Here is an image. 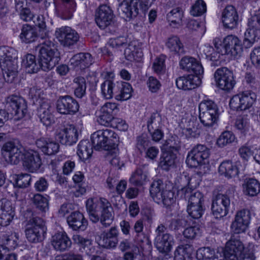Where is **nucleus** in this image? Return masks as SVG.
Returning a JSON list of instances; mask_svg holds the SVG:
<instances>
[{
  "mask_svg": "<svg viewBox=\"0 0 260 260\" xmlns=\"http://www.w3.org/2000/svg\"><path fill=\"white\" fill-rule=\"evenodd\" d=\"M86 207L92 222L96 223L100 220L105 227L109 226L112 223L114 219L113 208L107 199H89L86 201Z\"/></svg>",
  "mask_w": 260,
  "mask_h": 260,
  "instance_id": "f257e3e1",
  "label": "nucleus"
},
{
  "mask_svg": "<svg viewBox=\"0 0 260 260\" xmlns=\"http://www.w3.org/2000/svg\"><path fill=\"white\" fill-rule=\"evenodd\" d=\"M17 52L14 49L0 47V68L4 80L7 83H12L17 76Z\"/></svg>",
  "mask_w": 260,
  "mask_h": 260,
  "instance_id": "f03ea898",
  "label": "nucleus"
},
{
  "mask_svg": "<svg viewBox=\"0 0 260 260\" xmlns=\"http://www.w3.org/2000/svg\"><path fill=\"white\" fill-rule=\"evenodd\" d=\"M39 62L41 69L48 71L52 69L60 60V53L54 43L48 39H46L42 45L38 47Z\"/></svg>",
  "mask_w": 260,
  "mask_h": 260,
  "instance_id": "7ed1b4c3",
  "label": "nucleus"
},
{
  "mask_svg": "<svg viewBox=\"0 0 260 260\" xmlns=\"http://www.w3.org/2000/svg\"><path fill=\"white\" fill-rule=\"evenodd\" d=\"M90 139L93 148L98 151L115 149L119 142L117 134L109 129L99 130L93 133Z\"/></svg>",
  "mask_w": 260,
  "mask_h": 260,
  "instance_id": "20e7f679",
  "label": "nucleus"
},
{
  "mask_svg": "<svg viewBox=\"0 0 260 260\" xmlns=\"http://www.w3.org/2000/svg\"><path fill=\"white\" fill-rule=\"evenodd\" d=\"M150 194L153 200L158 204L162 203L168 207L174 202V192L167 188V185L161 180H154L150 187Z\"/></svg>",
  "mask_w": 260,
  "mask_h": 260,
  "instance_id": "39448f33",
  "label": "nucleus"
},
{
  "mask_svg": "<svg viewBox=\"0 0 260 260\" xmlns=\"http://www.w3.org/2000/svg\"><path fill=\"white\" fill-rule=\"evenodd\" d=\"M5 107L18 119L23 118L27 112V106L25 99L16 95H11L5 100Z\"/></svg>",
  "mask_w": 260,
  "mask_h": 260,
  "instance_id": "423d86ee",
  "label": "nucleus"
},
{
  "mask_svg": "<svg viewBox=\"0 0 260 260\" xmlns=\"http://www.w3.org/2000/svg\"><path fill=\"white\" fill-rule=\"evenodd\" d=\"M210 155V150L204 145L194 146L188 153L186 162L190 168H197L205 164Z\"/></svg>",
  "mask_w": 260,
  "mask_h": 260,
  "instance_id": "0eeeda50",
  "label": "nucleus"
},
{
  "mask_svg": "<svg viewBox=\"0 0 260 260\" xmlns=\"http://www.w3.org/2000/svg\"><path fill=\"white\" fill-rule=\"evenodd\" d=\"M256 99L255 93L251 91H245L235 95L230 102L231 109L236 111H243L249 109Z\"/></svg>",
  "mask_w": 260,
  "mask_h": 260,
  "instance_id": "6e6552de",
  "label": "nucleus"
},
{
  "mask_svg": "<svg viewBox=\"0 0 260 260\" xmlns=\"http://www.w3.org/2000/svg\"><path fill=\"white\" fill-rule=\"evenodd\" d=\"M214 78L217 86L223 90L230 91L236 83L233 72L225 67L218 69L214 73Z\"/></svg>",
  "mask_w": 260,
  "mask_h": 260,
  "instance_id": "1a4fd4ad",
  "label": "nucleus"
},
{
  "mask_svg": "<svg viewBox=\"0 0 260 260\" xmlns=\"http://www.w3.org/2000/svg\"><path fill=\"white\" fill-rule=\"evenodd\" d=\"M211 210L216 218L226 216L230 205L229 197L225 194L218 193L212 198Z\"/></svg>",
  "mask_w": 260,
  "mask_h": 260,
  "instance_id": "9d476101",
  "label": "nucleus"
},
{
  "mask_svg": "<svg viewBox=\"0 0 260 260\" xmlns=\"http://www.w3.org/2000/svg\"><path fill=\"white\" fill-rule=\"evenodd\" d=\"M55 35L60 44L64 47L73 46L79 41L80 38L78 32L69 26L57 28Z\"/></svg>",
  "mask_w": 260,
  "mask_h": 260,
  "instance_id": "9b49d317",
  "label": "nucleus"
},
{
  "mask_svg": "<svg viewBox=\"0 0 260 260\" xmlns=\"http://www.w3.org/2000/svg\"><path fill=\"white\" fill-rule=\"evenodd\" d=\"M245 248L239 237L232 236L226 242L224 250V260H239L238 256Z\"/></svg>",
  "mask_w": 260,
  "mask_h": 260,
  "instance_id": "f8f14e48",
  "label": "nucleus"
},
{
  "mask_svg": "<svg viewBox=\"0 0 260 260\" xmlns=\"http://www.w3.org/2000/svg\"><path fill=\"white\" fill-rule=\"evenodd\" d=\"M79 108L78 102L70 95L60 96L56 102V109L58 112L63 115H73Z\"/></svg>",
  "mask_w": 260,
  "mask_h": 260,
  "instance_id": "ddd939ff",
  "label": "nucleus"
},
{
  "mask_svg": "<svg viewBox=\"0 0 260 260\" xmlns=\"http://www.w3.org/2000/svg\"><path fill=\"white\" fill-rule=\"evenodd\" d=\"M118 108L115 103H106L97 113V121L105 126H109L114 117L115 113L117 112Z\"/></svg>",
  "mask_w": 260,
  "mask_h": 260,
  "instance_id": "4468645a",
  "label": "nucleus"
},
{
  "mask_svg": "<svg viewBox=\"0 0 260 260\" xmlns=\"http://www.w3.org/2000/svg\"><path fill=\"white\" fill-rule=\"evenodd\" d=\"M114 14L110 7L107 5H100L96 11L95 20L101 29H104L113 23Z\"/></svg>",
  "mask_w": 260,
  "mask_h": 260,
  "instance_id": "2eb2a0df",
  "label": "nucleus"
},
{
  "mask_svg": "<svg viewBox=\"0 0 260 260\" xmlns=\"http://www.w3.org/2000/svg\"><path fill=\"white\" fill-rule=\"evenodd\" d=\"M251 214L248 210H242L237 212L234 221L231 224V229L235 234L245 232L250 223Z\"/></svg>",
  "mask_w": 260,
  "mask_h": 260,
  "instance_id": "dca6fc26",
  "label": "nucleus"
},
{
  "mask_svg": "<svg viewBox=\"0 0 260 260\" xmlns=\"http://www.w3.org/2000/svg\"><path fill=\"white\" fill-rule=\"evenodd\" d=\"M222 54H230L236 56L242 52V46L239 38L233 35L226 36L223 41Z\"/></svg>",
  "mask_w": 260,
  "mask_h": 260,
  "instance_id": "f3484780",
  "label": "nucleus"
},
{
  "mask_svg": "<svg viewBox=\"0 0 260 260\" xmlns=\"http://www.w3.org/2000/svg\"><path fill=\"white\" fill-rule=\"evenodd\" d=\"M78 133L73 125H70L59 130L56 134V139L60 143L71 146L78 140Z\"/></svg>",
  "mask_w": 260,
  "mask_h": 260,
  "instance_id": "a211bd4d",
  "label": "nucleus"
},
{
  "mask_svg": "<svg viewBox=\"0 0 260 260\" xmlns=\"http://www.w3.org/2000/svg\"><path fill=\"white\" fill-rule=\"evenodd\" d=\"M179 66L181 69L194 75L199 76L204 72L203 68L200 62L192 57L185 56L182 58L179 62Z\"/></svg>",
  "mask_w": 260,
  "mask_h": 260,
  "instance_id": "6ab92c4d",
  "label": "nucleus"
},
{
  "mask_svg": "<svg viewBox=\"0 0 260 260\" xmlns=\"http://www.w3.org/2000/svg\"><path fill=\"white\" fill-rule=\"evenodd\" d=\"M52 108L50 102L44 101L40 103L37 110V115L40 121L45 126H49L55 122Z\"/></svg>",
  "mask_w": 260,
  "mask_h": 260,
  "instance_id": "aec40b11",
  "label": "nucleus"
},
{
  "mask_svg": "<svg viewBox=\"0 0 260 260\" xmlns=\"http://www.w3.org/2000/svg\"><path fill=\"white\" fill-rule=\"evenodd\" d=\"M40 155L37 152H26L22 159L23 168L29 172H35L42 165Z\"/></svg>",
  "mask_w": 260,
  "mask_h": 260,
  "instance_id": "412c9836",
  "label": "nucleus"
},
{
  "mask_svg": "<svg viewBox=\"0 0 260 260\" xmlns=\"http://www.w3.org/2000/svg\"><path fill=\"white\" fill-rule=\"evenodd\" d=\"M239 16L236 9L232 6L225 8L222 13V22L224 27L234 29L238 25Z\"/></svg>",
  "mask_w": 260,
  "mask_h": 260,
  "instance_id": "4be33fe9",
  "label": "nucleus"
},
{
  "mask_svg": "<svg viewBox=\"0 0 260 260\" xmlns=\"http://www.w3.org/2000/svg\"><path fill=\"white\" fill-rule=\"evenodd\" d=\"M51 244L56 250L62 252L71 247L72 242L67 234L64 231H61L52 237Z\"/></svg>",
  "mask_w": 260,
  "mask_h": 260,
  "instance_id": "5701e85b",
  "label": "nucleus"
},
{
  "mask_svg": "<svg viewBox=\"0 0 260 260\" xmlns=\"http://www.w3.org/2000/svg\"><path fill=\"white\" fill-rule=\"evenodd\" d=\"M137 5V0H123L118 8L119 15L125 20L132 18L138 13Z\"/></svg>",
  "mask_w": 260,
  "mask_h": 260,
  "instance_id": "b1692460",
  "label": "nucleus"
},
{
  "mask_svg": "<svg viewBox=\"0 0 260 260\" xmlns=\"http://www.w3.org/2000/svg\"><path fill=\"white\" fill-rule=\"evenodd\" d=\"M201 79L199 76L193 74L182 76L176 80L177 87L184 90H191L200 85Z\"/></svg>",
  "mask_w": 260,
  "mask_h": 260,
  "instance_id": "393cba45",
  "label": "nucleus"
},
{
  "mask_svg": "<svg viewBox=\"0 0 260 260\" xmlns=\"http://www.w3.org/2000/svg\"><path fill=\"white\" fill-rule=\"evenodd\" d=\"M19 37L21 41L26 44L35 42L40 37L42 39L45 38L43 34H39L37 27L28 24L23 25Z\"/></svg>",
  "mask_w": 260,
  "mask_h": 260,
  "instance_id": "a878e982",
  "label": "nucleus"
},
{
  "mask_svg": "<svg viewBox=\"0 0 260 260\" xmlns=\"http://www.w3.org/2000/svg\"><path fill=\"white\" fill-rule=\"evenodd\" d=\"M67 222L69 226L74 231H84L88 225L87 220L79 211L72 212L67 218Z\"/></svg>",
  "mask_w": 260,
  "mask_h": 260,
  "instance_id": "bb28decb",
  "label": "nucleus"
},
{
  "mask_svg": "<svg viewBox=\"0 0 260 260\" xmlns=\"http://www.w3.org/2000/svg\"><path fill=\"white\" fill-rule=\"evenodd\" d=\"M36 144L44 154L48 155L56 154L59 149V144L48 138H41L38 139Z\"/></svg>",
  "mask_w": 260,
  "mask_h": 260,
  "instance_id": "cd10ccee",
  "label": "nucleus"
},
{
  "mask_svg": "<svg viewBox=\"0 0 260 260\" xmlns=\"http://www.w3.org/2000/svg\"><path fill=\"white\" fill-rule=\"evenodd\" d=\"M70 62L74 68L81 70L89 67L92 63L91 55L89 53H79L74 55Z\"/></svg>",
  "mask_w": 260,
  "mask_h": 260,
  "instance_id": "c85d7f7f",
  "label": "nucleus"
},
{
  "mask_svg": "<svg viewBox=\"0 0 260 260\" xmlns=\"http://www.w3.org/2000/svg\"><path fill=\"white\" fill-rule=\"evenodd\" d=\"M127 47L124 50V54L127 60H136L139 61L143 56L141 48L138 46L136 41L129 42Z\"/></svg>",
  "mask_w": 260,
  "mask_h": 260,
  "instance_id": "c756f323",
  "label": "nucleus"
},
{
  "mask_svg": "<svg viewBox=\"0 0 260 260\" xmlns=\"http://www.w3.org/2000/svg\"><path fill=\"white\" fill-rule=\"evenodd\" d=\"M148 180V171L144 166L138 168L129 179L130 183L137 186L144 185Z\"/></svg>",
  "mask_w": 260,
  "mask_h": 260,
  "instance_id": "7c9ffc66",
  "label": "nucleus"
},
{
  "mask_svg": "<svg viewBox=\"0 0 260 260\" xmlns=\"http://www.w3.org/2000/svg\"><path fill=\"white\" fill-rule=\"evenodd\" d=\"M166 46L172 54L180 55L185 53L184 45L176 36L169 37L166 41Z\"/></svg>",
  "mask_w": 260,
  "mask_h": 260,
  "instance_id": "2f4dec72",
  "label": "nucleus"
},
{
  "mask_svg": "<svg viewBox=\"0 0 260 260\" xmlns=\"http://www.w3.org/2000/svg\"><path fill=\"white\" fill-rule=\"evenodd\" d=\"M218 172L228 178L235 177L239 174L237 167L231 160L222 161L219 166Z\"/></svg>",
  "mask_w": 260,
  "mask_h": 260,
  "instance_id": "473e14b6",
  "label": "nucleus"
},
{
  "mask_svg": "<svg viewBox=\"0 0 260 260\" xmlns=\"http://www.w3.org/2000/svg\"><path fill=\"white\" fill-rule=\"evenodd\" d=\"M173 237L170 234L155 237L154 244L158 250L161 253H168L172 248Z\"/></svg>",
  "mask_w": 260,
  "mask_h": 260,
  "instance_id": "72a5a7b5",
  "label": "nucleus"
},
{
  "mask_svg": "<svg viewBox=\"0 0 260 260\" xmlns=\"http://www.w3.org/2000/svg\"><path fill=\"white\" fill-rule=\"evenodd\" d=\"M115 98L118 101H126L132 96V87L126 82H117Z\"/></svg>",
  "mask_w": 260,
  "mask_h": 260,
  "instance_id": "f704fd0d",
  "label": "nucleus"
},
{
  "mask_svg": "<svg viewBox=\"0 0 260 260\" xmlns=\"http://www.w3.org/2000/svg\"><path fill=\"white\" fill-rule=\"evenodd\" d=\"M244 193L250 197H254L260 192V183L255 179L247 178L243 184Z\"/></svg>",
  "mask_w": 260,
  "mask_h": 260,
  "instance_id": "c9c22d12",
  "label": "nucleus"
},
{
  "mask_svg": "<svg viewBox=\"0 0 260 260\" xmlns=\"http://www.w3.org/2000/svg\"><path fill=\"white\" fill-rule=\"evenodd\" d=\"M93 145L88 140L81 141L78 145L77 154L79 159L85 161L88 159L93 152Z\"/></svg>",
  "mask_w": 260,
  "mask_h": 260,
  "instance_id": "e433bc0d",
  "label": "nucleus"
},
{
  "mask_svg": "<svg viewBox=\"0 0 260 260\" xmlns=\"http://www.w3.org/2000/svg\"><path fill=\"white\" fill-rule=\"evenodd\" d=\"M118 231L115 227L111 228L107 232L104 233L103 242L107 248H114L116 246L118 240Z\"/></svg>",
  "mask_w": 260,
  "mask_h": 260,
  "instance_id": "4c0bfd02",
  "label": "nucleus"
},
{
  "mask_svg": "<svg viewBox=\"0 0 260 260\" xmlns=\"http://www.w3.org/2000/svg\"><path fill=\"white\" fill-rule=\"evenodd\" d=\"M117 82L114 83L111 80H106L101 85V93L103 97L109 100L115 96L117 89Z\"/></svg>",
  "mask_w": 260,
  "mask_h": 260,
  "instance_id": "58836bf2",
  "label": "nucleus"
},
{
  "mask_svg": "<svg viewBox=\"0 0 260 260\" xmlns=\"http://www.w3.org/2000/svg\"><path fill=\"white\" fill-rule=\"evenodd\" d=\"M55 5L59 4L60 2L65 8L62 14V18L70 19L73 16V13L76 10V3L75 0H53Z\"/></svg>",
  "mask_w": 260,
  "mask_h": 260,
  "instance_id": "ea45409f",
  "label": "nucleus"
},
{
  "mask_svg": "<svg viewBox=\"0 0 260 260\" xmlns=\"http://www.w3.org/2000/svg\"><path fill=\"white\" fill-rule=\"evenodd\" d=\"M192 247L188 244L179 246L174 253L175 260H192Z\"/></svg>",
  "mask_w": 260,
  "mask_h": 260,
  "instance_id": "a19ab883",
  "label": "nucleus"
},
{
  "mask_svg": "<svg viewBox=\"0 0 260 260\" xmlns=\"http://www.w3.org/2000/svg\"><path fill=\"white\" fill-rule=\"evenodd\" d=\"M73 240L75 243L80 245L84 249V252L87 255H91L94 253L95 249L92 245V241L88 238H84L79 235H74Z\"/></svg>",
  "mask_w": 260,
  "mask_h": 260,
  "instance_id": "79ce46f5",
  "label": "nucleus"
},
{
  "mask_svg": "<svg viewBox=\"0 0 260 260\" xmlns=\"http://www.w3.org/2000/svg\"><path fill=\"white\" fill-rule=\"evenodd\" d=\"M27 212L28 214H31V216L27 220L26 227L35 228L38 230L46 232L47 228L45 226V221L42 218L32 214L31 211L27 210Z\"/></svg>",
  "mask_w": 260,
  "mask_h": 260,
  "instance_id": "37998d69",
  "label": "nucleus"
},
{
  "mask_svg": "<svg viewBox=\"0 0 260 260\" xmlns=\"http://www.w3.org/2000/svg\"><path fill=\"white\" fill-rule=\"evenodd\" d=\"M176 158V154L172 152H163L160 158L159 167L164 170L168 171L170 168L174 165Z\"/></svg>",
  "mask_w": 260,
  "mask_h": 260,
  "instance_id": "c03bdc74",
  "label": "nucleus"
},
{
  "mask_svg": "<svg viewBox=\"0 0 260 260\" xmlns=\"http://www.w3.org/2000/svg\"><path fill=\"white\" fill-rule=\"evenodd\" d=\"M25 233L27 239L30 242L36 243L43 240L46 232L26 227Z\"/></svg>",
  "mask_w": 260,
  "mask_h": 260,
  "instance_id": "a18cd8bd",
  "label": "nucleus"
},
{
  "mask_svg": "<svg viewBox=\"0 0 260 260\" xmlns=\"http://www.w3.org/2000/svg\"><path fill=\"white\" fill-rule=\"evenodd\" d=\"M184 197L188 198V206L203 205L204 200L203 194L199 191L192 192L188 189L184 190Z\"/></svg>",
  "mask_w": 260,
  "mask_h": 260,
  "instance_id": "49530a36",
  "label": "nucleus"
},
{
  "mask_svg": "<svg viewBox=\"0 0 260 260\" xmlns=\"http://www.w3.org/2000/svg\"><path fill=\"white\" fill-rule=\"evenodd\" d=\"M38 63H36L35 56L30 54L26 55L25 59L23 61V64L26 69V71L29 74L37 73L41 69L40 63L39 62Z\"/></svg>",
  "mask_w": 260,
  "mask_h": 260,
  "instance_id": "de8ad7c7",
  "label": "nucleus"
},
{
  "mask_svg": "<svg viewBox=\"0 0 260 260\" xmlns=\"http://www.w3.org/2000/svg\"><path fill=\"white\" fill-rule=\"evenodd\" d=\"M76 84L74 90L75 95L78 98H82L86 94V80L84 77L78 76L73 80Z\"/></svg>",
  "mask_w": 260,
  "mask_h": 260,
  "instance_id": "09e8293b",
  "label": "nucleus"
},
{
  "mask_svg": "<svg viewBox=\"0 0 260 260\" xmlns=\"http://www.w3.org/2000/svg\"><path fill=\"white\" fill-rule=\"evenodd\" d=\"M200 114H219L217 105L211 100H204L199 106Z\"/></svg>",
  "mask_w": 260,
  "mask_h": 260,
  "instance_id": "8fccbe9b",
  "label": "nucleus"
},
{
  "mask_svg": "<svg viewBox=\"0 0 260 260\" xmlns=\"http://www.w3.org/2000/svg\"><path fill=\"white\" fill-rule=\"evenodd\" d=\"M235 140V136L230 131H224L221 133L216 141V144L219 147L222 148L226 145L233 143Z\"/></svg>",
  "mask_w": 260,
  "mask_h": 260,
  "instance_id": "3c124183",
  "label": "nucleus"
},
{
  "mask_svg": "<svg viewBox=\"0 0 260 260\" xmlns=\"http://www.w3.org/2000/svg\"><path fill=\"white\" fill-rule=\"evenodd\" d=\"M215 257V250L209 247H201L197 251L196 257L199 260H210Z\"/></svg>",
  "mask_w": 260,
  "mask_h": 260,
  "instance_id": "603ef678",
  "label": "nucleus"
},
{
  "mask_svg": "<svg viewBox=\"0 0 260 260\" xmlns=\"http://www.w3.org/2000/svg\"><path fill=\"white\" fill-rule=\"evenodd\" d=\"M219 114L202 113L199 114V119L201 123L206 127L212 126L218 119Z\"/></svg>",
  "mask_w": 260,
  "mask_h": 260,
  "instance_id": "864d4df0",
  "label": "nucleus"
},
{
  "mask_svg": "<svg viewBox=\"0 0 260 260\" xmlns=\"http://www.w3.org/2000/svg\"><path fill=\"white\" fill-rule=\"evenodd\" d=\"M32 202L39 210L46 212L48 209V201L46 198L39 193L35 194L32 198Z\"/></svg>",
  "mask_w": 260,
  "mask_h": 260,
  "instance_id": "5fc2aeb1",
  "label": "nucleus"
},
{
  "mask_svg": "<svg viewBox=\"0 0 260 260\" xmlns=\"http://www.w3.org/2000/svg\"><path fill=\"white\" fill-rule=\"evenodd\" d=\"M183 15L182 10L179 8H176L170 11L167 15L168 20L174 24L180 25Z\"/></svg>",
  "mask_w": 260,
  "mask_h": 260,
  "instance_id": "6e6d98bb",
  "label": "nucleus"
},
{
  "mask_svg": "<svg viewBox=\"0 0 260 260\" xmlns=\"http://www.w3.org/2000/svg\"><path fill=\"white\" fill-rule=\"evenodd\" d=\"M235 126L241 133L245 134L250 126L249 119L247 116L238 117L235 121Z\"/></svg>",
  "mask_w": 260,
  "mask_h": 260,
  "instance_id": "4d7b16f0",
  "label": "nucleus"
},
{
  "mask_svg": "<svg viewBox=\"0 0 260 260\" xmlns=\"http://www.w3.org/2000/svg\"><path fill=\"white\" fill-rule=\"evenodd\" d=\"M129 41L127 36H120L109 39L107 45L113 49H118L125 46Z\"/></svg>",
  "mask_w": 260,
  "mask_h": 260,
  "instance_id": "13d9d810",
  "label": "nucleus"
},
{
  "mask_svg": "<svg viewBox=\"0 0 260 260\" xmlns=\"http://www.w3.org/2000/svg\"><path fill=\"white\" fill-rule=\"evenodd\" d=\"M31 178L28 174L18 175L15 178L14 185L19 188H26L30 184Z\"/></svg>",
  "mask_w": 260,
  "mask_h": 260,
  "instance_id": "bf43d9fd",
  "label": "nucleus"
},
{
  "mask_svg": "<svg viewBox=\"0 0 260 260\" xmlns=\"http://www.w3.org/2000/svg\"><path fill=\"white\" fill-rule=\"evenodd\" d=\"M5 244L11 249L15 248L18 245L19 235L16 233H9L4 235Z\"/></svg>",
  "mask_w": 260,
  "mask_h": 260,
  "instance_id": "052dcab7",
  "label": "nucleus"
},
{
  "mask_svg": "<svg viewBox=\"0 0 260 260\" xmlns=\"http://www.w3.org/2000/svg\"><path fill=\"white\" fill-rule=\"evenodd\" d=\"M7 156L6 160L12 165L18 164L21 159H23L24 154L22 153L19 148L14 149L11 154H6Z\"/></svg>",
  "mask_w": 260,
  "mask_h": 260,
  "instance_id": "680f3d73",
  "label": "nucleus"
},
{
  "mask_svg": "<svg viewBox=\"0 0 260 260\" xmlns=\"http://www.w3.org/2000/svg\"><path fill=\"white\" fill-rule=\"evenodd\" d=\"M161 125V118L157 114L151 115L150 119L147 121V127L149 133H151L154 129H159Z\"/></svg>",
  "mask_w": 260,
  "mask_h": 260,
  "instance_id": "e2e57ef3",
  "label": "nucleus"
},
{
  "mask_svg": "<svg viewBox=\"0 0 260 260\" xmlns=\"http://www.w3.org/2000/svg\"><path fill=\"white\" fill-rule=\"evenodd\" d=\"M188 214L194 219H199L202 216L204 209L203 205L187 206Z\"/></svg>",
  "mask_w": 260,
  "mask_h": 260,
  "instance_id": "0e129e2a",
  "label": "nucleus"
},
{
  "mask_svg": "<svg viewBox=\"0 0 260 260\" xmlns=\"http://www.w3.org/2000/svg\"><path fill=\"white\" fill-rule=\"evenodd\" d=\"M206 11V5L203 0H198L191 10V14L194 16H199Z\"/></svg>",
  "mask_w": 260,
  "mask_h": 260,
  "instance_id": "69168bd1",
  "label": "nucleus"
},
{
  "mask_svg": "<svg viewBox=\"0 0 260 260\" xmlns=\"http://www.w3.org/2000/svg\"><path fill=\"white\" fill-rule=\"evenodd\" d=\"M0 212L15 215L14 208L13 207L11 202L6 199H2L1 200Z\"/></svg>",
  "mask_w": 260,
  "mask_h": 260,
  "instance_id": "338daca9",
  "label": "nucleus"
},
{
  "mask_svg": "<svg viewBox=\"0 0 260 260\" xmlns=\"http://www.w3.org/2000/svg\"><path fill=\"white\" fill-rule=\"evenodd\" d=\"M201 233V229L199 226H193L186 228L184 230L183 234L186 238L193 239Z\"/></svg>",
  "mask_w": 260,
  "mask_h": 260,
  "instance_id": "774afa93",
  "label": "nucleus"
}]
</instances>
